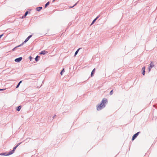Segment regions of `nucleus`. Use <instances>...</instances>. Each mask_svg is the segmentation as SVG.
I'll return each instance as SVG.
<instances>
[{
  "instance_id": "obj_1",
  "label": "nucleus",
  "mask_w": 157,
  "mask_h": 157,
  "mask_svg": "<svg viewBox=\"0 0 157 157\" xmlns=\"http://www.w3.org/2000/svg\"><path fill=\"white\" fill-rule=\"evenodd\" d=\"M107 101V100L106 98H103L101 101V103L97 107V110H100L104 108L105 106V104L106 103Z\"/></svg>"
},
{
  "instance_id": "obj_2",
  "label": "nucleus",
  "mask_w": 157,
  "mask_h": 157,
  "mask_svg": "<svg viewBox=\"0 0 157 157\" xmlns=\"http://www.w3.org/2000/svg\"><path fill=\"white\" fill-rule=\"evenodd\" d=\"M20 144V143L18 144L16 147H14L13 150H12L9 153V155H11L14 152V151H15L16 149L17 148V147L19 146V145Z\"/></svg>"
},
{
  "instance_id": "obj_3",
  "label": "nucleus",
  "mask_w": 157,
  "mask_h": 157,
  "mask_svg": "<svg viewBox=\"0 0 157 157\" xmlns=\"http://www.w3.org/2000/svg\"><path fill=\"white\" fill-rule=\"evenodd\" d=\"M140 132H137V133H136V134H134L133 136L132 137V140H133L136 137L139 135V134L140 133Z\"/></svg>"
},
{
  "instance_id": "obj_4",
  "label": "nucleus",
  "mask_w": 157,
  "mask_h": 157,
  "mask_svg": "<svg viewBox=\"0 0 157 157\" xmlns=\"http://www.w3.org/2000/svg\"><path fill=\"white\" fill-rule=\"evenodd\" d=\"M154 65L153 63L152 62H151L150 65L149 67V71H150L151 68L152 67H154Z\"/></svg>"
},
{
  "instance_id": "obj_5",
  "label": "nucleus",
  "mask_w": 157,
  "mask_h": 157,
  "mask_svg": "<svg viewBox=\"0 0 157 157\" xmlns=\"http://www.w3.org/2000/svg\"><path fill=\"white\" fill-rule=\"evenodd\" d=\"M22 59V58L21 57H20L15 59V61L16 62H19L21 61Z\"/></svg>"
},
{
  "instance_id": "obj_6",
  "label": "nucleus",
  "mask_w": 157,
  "mask_h": 157,
  "mask_svg": "<svg viewBox=\"0 0 157 157\" xmlns=\"http://www.w3.org/2000/svg\"><path fill=\"white\" fill-rule=\"evenodd\" d=\"M32 35H30L25 40V41H24V42L25 43L26 42H27L29 40V39L32 37Z\"/></svg>"
},
{
  "instance_id": "obj_7",
  "label": "nucleus",
  "mask_w": 157,
  "mask_h": 157,
  "mask_svg": "<svg viewBox=\"0 0 157 157\" xmlns=\"http://www.w3.org/2000/svg\"><path fill=\"white\" fill-rule=\"evenodd\" d=\"M48 53V52H47V51H46L44 50V51H42L40 53V54H43V55H44L46 53Z\"/></svg>"
},
{
  "instance_id": "obj_8",
  "label": "nucleus",
  "mask_w": 157,
  "mask_h": 157,
  "mask_svg": "<svg viewBox=\"0 0 157 157\" xmlns=\"http://www.w3.org/2000/svg\"><path fill=\"white\" fill-rule=\"evenodd\" d=\"M145 67H144L142 68V70L143 71V72H142V73L144 75H145Z\"/></svg>"
},
{
  "instance_id": "obj_9",
  "label": "nucleus",
  "mask_w": 157,
  "mask_h": 157,
  "mask_svg": "<svg viewBox=\"0 0 157 157\" xmlns=\"http://www.w3.org/2000/svg\"><path fill=\"white\" fill-rule=\"evenodd\" d=\"M0 155H6V156H7V155H9V153L7 154L6 153H1L0 154Z\"/></svg>"
},
{
  "instance_id": "obj_10",
  "label": "nucleus",
  "mask_w": 157,
  "mask_h": 157,
  "mask_svg": "<svg viewBox=\"0 0 157 157\" xmlns=\"http://www.w3.org/2000/svg\"><path fill=\"white\" fill-rule=\"evenodd\" d=\"M95 71V69L94 68L93 70L92 71L91 73V76L92 77L93 75L94 74V73Z\"/></svg>"
},
{
  "instance_id": "obj_11",
  "label": "nucleus",
  "mask_w": 157,
  "mask_h": 157,
  "mask_svg": "<svg viewBox=\"0 0 157 157\" xmlns=\"http://www.w3.org/2000/svg\"><path fill=\"white\" fill-rule=\"evenodd\" d=\"M42 9V7H37L36 8V10L37 11H40L41 9Z\"/></svg>"
},
{
  "instance_id": "obj_12",
  "label": "nucleus",
  "mask_w": 157,
  "mask_h": 157,
  "mask_svg": "<svg viewBox=\"0 0 157 157\" xmlns=\"http://www.w3.org/2000/svg\"><path fill=\"white\" fill-rule=\"evenodd\" d=\"M28 11L26 12L24 15L22 17V18H23L24 17H26V16H27V14H28Z\"/></svg>"
},
{
  "instance_id": "obj_13",
  "label": "nucleus",
  "mask_w": 157,
  "mask_h": 157,
  "mask_svg": "<svg viewBox=\"0 0 157 157\" xmlns=\"http://www.w3.org/2000/svg\"><path fill=\"white\" fill-rule=\"evenodd\" d=\"M98 17H96V18H95L93 21V22H92V23H91V25H92V24H94V23L95 21L97 20V19L98 18Z\"/></svg>"
},
{
  "instance_id": "obj_14",
  "label": "nucleus",
  "mask_w": 157,
  "mask_h": 157,
  "mask_svg": "<svg viewBox=\"0 0 157 157\" xmlns=\"http://www.w3.org/2000/svg\"><path fill=\"white\" fill-rule=\"evenodd\" d=\"M21 106H19L17 108V111H19L21 109Z\"/></svg>"
},
{
  "instance_id": "obj_15",
  "label": "nucleus",
  "mask_w": 157,
  "mask_h": 157,
  "mask_svg": "<svg viewBox=\"0 0 157 157\" xmlns=\"http://www.w3.org/2000/svg\"><path fill=\"white\" fill-rule=\"evenodd\" d=\"M22 82V81H20L19 83H18V85H17V86H16V88H17L18 87H19V85H20V83H21Z\"/></svg>"
},
{
  "instance_id": "obj_16",
  "label": "nucleus",
  "mask_w": 157,
  "mask_h": 157,
  "mask_svg": "<svg viewBox=\"0 0 157 157\" xmlns=\"http://www.w3.org/2000/svg\"><path fill=\"white\" fill-rule=\"evenodd\" d=\"M80 48H79L76 51V52H75V56H76L78 53L79 50Z\"/></svg>"
},
{
  "instance_id": "obj_17",
  "label": "nucleus",
  "mask_w": 157,
  "mask_h": 157,
  "mask_svg": "<svg viewBox=\"0 0 157 157\" xmlns=\"http://www.w3.org/2000/svg\"><path fill=\"white\" fill-rule=\"evenodd\" d=\"M39 57H40L39 56H36V57L35 59L36 61H38V58H39Z\"/></svg>"
},
{
  "instance_id": "obj_18",
  "label": "nucleus",
  "mask_w": 157,
  "mask_h": 157,
  "mask_svg": "<svg viewBox=\"0 0 157 157\" xmlns=\"http://www.w3.org/2000/svg\"><path fill=\"white\" fill-rule=\"evenodd\" d=\"M64 72V69L63 68L61 71L60 72V74L61 75H62V73Z\"/></svg>"
},
{
  "instance_id": "obj_19",
  "label": "nucleus",
  "mask_w": 157,
  "mask_h": 157,
  "mask_svg": "<svg viewBox=\"0 0 157 157\" xmlns=\"http://www.w3.org/2000/svg\"><path fill=\"white\" fill-rule=\"evenodd\" d=\"M49 3V2H48L45 5V7H46L48 5Z\"/></svg>"
},
{
  "instance_id": "obj_20",
  "label": "nucleus",
  "mask_w": 157,
  "mask_h": 157,
  "mask_svg": "<svg viewBox=\"0 0 157 157\" xmlns=\"http://www.w3.org/2000/svg\"><path fill=\"white\" fill-rule=\"evenodd\" d=\"M113 94V90H112L110 92V94L112 95Z\"/></svg>"
},
{
  "instance_id": "obj_21",
  "label": "nucleus",
  "mask_w": 157,
  "mask_h": 157,
  "mask_svg": "<svg viewBox=\"0 0 157 157\" xmlns=\"http://www.w3.org/2000/svg\"><path fill=\"white\" fill-rule=\"evenodd\" d=\"M21 46V45H19V46H17V47H15L14 49H13V50L15 48H16L17 47H20V46Z\"/></svg>"
},
{
  "instance_id": "obj_22",
  "label": "nucleus",
  "mask_w": 157,
  "mask_h": 157,
  "mask_svg": "<svg viewBox=\"0 0 157 157\" xmlns=\"http://www.w3.org/2000/svg\"><path fill=\"white\" fill-rule=\"evenodd\" d=\"M5 90V89H0V91H1V90Z\"/></svg>"
},
{
  "instance_id": "obj_23",
  "label": "nucleus",
  "mask_w": 157,
  "mask_h": 157,
  "mask_svg": "<svg viewBox=\"0 0 157 157\" xmlns=\"http://www.w3.org/2000/svg\"><path fill=\"white\" fill-rule=\"evenodd\" d=\"M31 58H32L30 56V60H31Z\"/></svg>"
},
{
  "instance_id": "obj_24",
  "label": "nucleus",
  "mask_w": 157,
  "mask_h": 157,
  "mask_svg": "<svg viewBox=\"0 0 157 157\" xmlns=\"http://www.w3.org/2000/svg\"><path fill=\"white\" fill-rule=\"evenodd\" d=\"M76 4H75V5H74L73 6H72V7H74V6H75V5H76Z\"/></svg>"
}]
</instances>
